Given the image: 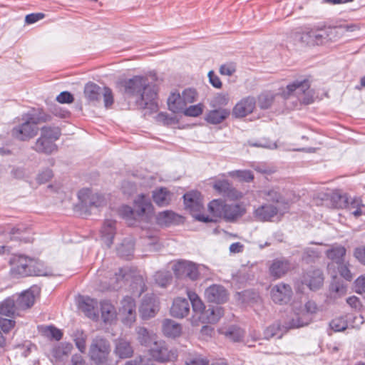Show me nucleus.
Returning a JSON list of instances; mask_svg holds the SVG:
<instances>
[{"mask_svg":"<svg viewBox=\"0 0 365 365\" xmlns=\"http://www.w3.org/2000/svg\"><path fill=\"white\" fill-rule=\"evenodd\" d=\"M122 83L125 94L137 97L135 103L138 108L151 110L157 108V92L155 86L150 85L147 78L135 76Z\"/></svg>","mask_w":365,"mask_h":365,"instance_id":"nucleus-1","label":"nucleus"},{"mask_svg":"<svg viewBox=\"0 0 365 365\" xmlns=\"http://www.w3.org/2000/svg\"><path fill=\"white\" fill-rule=\"evenodd\" d=\"M281 96L287 101V106L295 108L299 104L309 105L314 101L313 91L308 80L294 81L282 91Z\"/></svg>","mask_w":365,"mask_h":365,"instance_id":"nucleus-2","label":"nucleus"},{"mask_svg":"<svg viewBox=\"0 0 365 365\" xmlns=\"http://www.w3.org/2000/svg\"><path fill=\"white\" fill-rule=\"evenodd\" d=\"M153 212V205L148 197L141 195L135 200L134 209L128 205H123L119 209V215L130 226L143 219L147 220Z\"/></svg>","mask_w":365,"mask_h":365,"instance_id":"nucleus-3","label":"nucleus"},{"mask_svg":"<svg viewBox=\"0 0 365 365\" xmlns=\"http://www.w3.org/2000/svg\"><path fill=\"white\" fill-rule=\"evenodd\" d=\"M208 209L213 216L223 218L226 222H230L240 218L246 212L243 205L226 204L222 200H212L208 205Z\"/></svg>","mask_w":365,"mask_h":365,"instance_id":"nucleus-4","label":"nucleus"},{"mask_svg":"<svg viewBox=\"0 0 365 365\" xmlns=\"http://www.w3.org/2000/svg\"><path fill=\"white\" fill-rule=\"evenodd\" d=\"M110 342L103 336L93 338L89 345L88 357L92 365H112Z\"/></svg>","mask_w":365,"mask_h":365,"instance_id":"nucleus-5","label":"nucleus"},{"mask_svg":"<svg viewBox=\"0 0 365 365\" xmlns=\"http://www.w3.org/2000/svg\"><path fill=\"white\" fill-rule=\"evenodd\" d=\"M60 135L61 131L58 128L44 126L41 129L40 137L36 140L32 149L39 153L52 154L58 150L55 142Z\"/></svg>","mask_w":365,"mask_h":365,"instance_id":"nucleus-6","label":"nucleus"},{"mask_svg":"<svg viewBox=\"0 0 365 365\" xmlns=\"http://www.w3.org/2000/svg\"><path fill=\"white\" fill-rule=\"evenodd\" d=\"M22 119L24 122L14 127L11 133L14 138L26 141L36 135L38 133L36 125L40 119L36 118L33 113L24 115Z\"/></svg>","mask_w":365,"mask_h":365,"instance_id":"nucleus-7","label":"nucleus"},{"mask_svg":"<svg viewBox=\"0 0 365 365\" xmlns=\"http://www.w3.org/2000/svg\"><path fill=\"white\" fill-rule=\"evenodd\" d=\"M317 304L313 301H308L304 306H294V316L289 322L286 328H299L307 325L311 319L312 314L317 311Z\"/></svg>","mask_w":365,"mask_h":365,"instance_id":"nucleus-8","label":"nucleus"},{"mask_svg":"<svg viewBox=\"0 0 365 365\" xmlns=\"http://www.w3.org/2000/svg\"><path fill=\"white\" fill-rule=\"evenodd\" d=\"M33 261L31 259H27L26 258H21L19 264L17 265L16 270L18 274L21 276H28V275H37V276H47V277H54L56 276L57 274L54 272V271L49 267H38L36 269H32ZM40 266V264H38Z\"/></svg>","mask_w":365,"mask_h":365,"instance_id":"nucleus-9","label":"nucleus"},{"mask_svg":"<svg viewBox=\"0 0 365 365\" xmlns=\"http://www.w3.org/2000/svg\"><path fill=\"white\" fill-rule=\"evenodd\" d=\"M122 316V322L126 326L130 327L136 319V304L131 297L126 296L120 302L119 309Z\"/></svg>","mask_w":365,"mask_h":365,"instance_id":"nucleus-10","label":"nucleus"},{"mask_svg":"<svg viewBox=\"0 0 365 365\" xmlns=\"http://www.w3.org/2000/svg\"><path fill=\"white\" fill-rule=\"evenodd\" d=\"M173 270L175 276L178 278L186 277L192 280H195L199 276V272L196 264L190 261H178L173 264Z\"/></svg>","mask_w":365,"mask_h":365,"instance_id":"nucleus-11","label":"nucleus"},{"mask_svg":"<svg viewBox=\"0 0 365 365\" xmlns=\"http://www.w3.org/2000/svg\"><path fill=\"white\" fill-rule=\"evenodd\" d=\"M150 356L158 361L164 362L175 359V352L170 350L163 341H155L150 349Z\"/></svg>","mask_w":365,"mask_h":365,"instance_id":"nucleus-12","label":"nucleus"},{"mask_svg":"<svg viewBox=\"0 0 365 365\" xmlns=\"http://www.w3.org/2000/svg\"><path fill=\"white\" fill-rule=\"evenodd\" d=\"M78 197L83 205L86 207H100L106 203V200L102 195L93 193L88 188L81 190L78 192Z\"/></svg>","mask_w":365,"mask_h":365,"instance_id":"nucleus-13","label":"nucleus"},{"mask_svg":"<svg viewBox=\"0 0 365 365\" xmlns=\"http://www.w3.org/2000/svg\"><path fill=\"white\" fill-rule=\"evenodd\" d=\"M206 299L213 303L223 304L228 299V293L225 288L220 284H212L205 291Z\"/></svg>","mask_w":365,"mask_h":365,"instance_id":"nucleus-14","label":"nucleus"},{"mask_svg":"<svg viewBox=\"0 0 365 365\" xmlns=\"http://www.w3.org/2000/svg\"><path fill=\"white\" fill-rule=\"evenodd\" d=\"M256 106V100L252 96L242 98L233 108L232 115L236 118H243L252 113Z\"/></svg>","mask_w":365,"mask_h":365,"instance_id":"nucleus-15","label":"nucleus"},{"mask_svg":"<svg viewBox=\"0 0 365 365\" xmlns=\"http://www.w3.org/2000/svg\"><path fill=\"white\" fill-rule=\"evenodd\" d=\"M292 290L289 284L279 283L274 286L271 290V297L275 303L284 304L289 301Z\"/></svg>","mask_w":365,"mask_h":365,"instance_id":"nucleus-16","label":"nucleus"},{"mask_svg":"<svg viewBox=\"0 0 365 365\" xmlns=\"http://www.w3.org/2000/svg\"><path fill=\"white\" fill-rule=\"evenodd\" d=\"M158 311V302L154 295H145L141 302L139 312L143 319L155 316Z\"/></svg>","mask_w":365,"mask_h":365,"instance_id":"nucleus-17","label":"nucleus"},{"mask_svg":"<svg viewBox=\"0 0 365 365\" xmlns=\"http://www.w3.org/2000/svg\"><path fill=\"white\" fill-rule=\"evenodd\" d=\"M340 198L343 200L347 210L354 217L357 218L361 215H365V205L362 203L361 198L354 197L349 199L346 195L340 196Z\"/></svg>","mask_w":365,"mask_h":365,"instance_id":"nucleus-18","label":"nucleus"},{"mask_svg":"<svg viewBox=\"0 0 365 365\" xmlns=\"http://www.w3.org/2000/svg\"><path fill=\"white\" fill-rule=\"evenodd\" d=\"M323 274L319 269L308 271L302 277V283L312 290L319 289L323 284Z\"/></svg>","mask_w":365,"mask_h":365,"instance_id":"nucleus-19","label":"nucleus"},{"mask_svg":"<svg viewBox=\"0 0 365 365\" xmlns=\"http://www.w3.org/2000/svg\"><path fill=\"white\" fill-rule=\"evenodd\" d=\"M279 212L276 205L264 204L254 210V217L259 221H270Z\"/></svg>","mask_w":365,"mask_h":365,"instance_id":"nucleus-20","label":"nucleus"},{"mask_svg":"<svg viewBox=\"0 0 365 365\" xmlns=\"http://www.w3.org/2000/svg\"><path fill=\"white\" fill-rule=\"evenodd\" d=\"M78 307L88 317L92 319H98V302L96 299L88 297H83L79 301Z\"/></svg>","mask_w":365,"mask_h":365,"instance_id":"nucleus-21","label":"nucleus"},{"mask_svg":"<svg viewBox=\"0 0 365 365\" xmlns=\"http://www.w3.org/2000/svg\"><path fill=\"white\" fill-rule=\"evenodd\" d=\"M184 202L186 208H187L192 215L200 212L202 208V204L200 200V193L198 192H190L185 193L183 196Z\"/></svg>","mask_w":365,"mask_h":365,"instance_id":"nucleus-22","label":"nucleus"},{"mask_svg":"<svg viewBox=\"0 0 365 365\" xmlns=\"http://www.w3.org/2000/svg\"><path fill=\"white\" fill-rule=\"evenodd\" d=\"M190 312V304L187 299L182 297H178L174 299L170 309V314L176 318H183L186 317Z\"/></svg>","mask_w":365,"mask_h":365,"instance_id":"nucleus-23","label":"nucleus"},{"mask_svg":"<svg viewBox=\"0 0 365 365\" xmlns=\"http://www.w3.org/2000/svg\"><path fill=\"white\" fill-rule=\"evenodd\" d=\"M291 268L289 262L284 259H276L269 266V274L274 279L281 278Z\"/></svg>","mask_w":365,"mask_h":365,"instance_id":"nucleus-24","label":"nucleus"},{"mask_svg":"<svg viewBox=\"0 0 365 365\" xmlns=\"http://www.w3.org/2000/svg\"><path fill=\"white\" fill-rule=\"evenodd\" d=\"M101 238L105 245L110 247L113 243L115 235V221L106 220L101 230Z\"/></svg>","mask_w":365,"mask_h":365,"instance_id":"nucleus-25","label":"nucleus"},{"mask_svg":"<svg viewBox=\"0 0 365 365\" xmlns=\"http://www.w3.org/2000/svg\"><path fill=\"white\" fill-rule=\"evenodd\" d=\"M230 114V111L226 108H215L209 111L205 120L212 125H217L225 120Z\"/></svg>","mask_w":365,"mask_h":365,"instance_id":"nucleus-26","label":"nucleus"},{"mask_svg":"<svg viewBox=\"0 0 365 365\" xmlns=\"http://www.w3.org/2000/svg\"><path fill=\"white\" fill-rule=\"evenodd\" d=\"M115 354L120 359L129 358L133 356V349L128 341L120 338L115 341Z\"/></svg>","mask_w":365,"mask_h":365,"instance_id":"nucleus-27","label":"nucleus"},{"mask_svg":"<svg viewBox=\"0 0 365 365\" xmlns=\"http://www.w3.org/2000/svg\"><path fill=\"white\" fill-rule=\"evenodd\" d=\"M223 314L221 307H209L198 317V321L202 323H215Z\"/></svg>","mask_w":365,"mask_h":365,"instance_id":"nucleus-28","label":"nucleus"},{"mask_svg":"<svg viewBox=\"0 0 365 365\" xmlns=\"http://www.w3.org/2000/svg\"><path fill=\"white\" fill-rule=\"evenodd\" d=\"M181 331V325L178 322L169 319H165L163 321V332L165 336L175 338L180 335Z\"/></svg>","mask_w":365,"mask_h":365,"instance_id":"nucleus-29","label":"nucleus"},{"mask_svg":"<svg viewBox=\"0 0 365 365\" xmlns=\"http://www.w3.org/2000/svg\"><path fill=\"white\" fill-rule=\"evenodd\" d=\"M259 196L263 200L273 203L281 204L284 202L278 187L264 189L260 191Z\"/></svg>","mask_w":365,"mask_h":365,"instance_id":"nucleus-30","label":"nucleus"},{"mask_svg":"<svg viewBox=\"0 0 365 365\" xmlns=\"http://www.w3.org/2000/svg\"><path fill=\"white\" fill-rule=\"evenodd\" d=\"M168 105L169 110L175 113H182L185 108V104L180 93H172L168 98Z\"/></svg>","mask_w":365,"mask_h":365,"instance_id":"nucleus-31","label":"nucleus"},{"mask_svg":"<svg viewBox=\"0 0 365 365\" xmlns=\"http://www.w3.org/2000/svg\"><path fill=\"white\" fill-rule=\"evenodd\" d=\"M134 252V242L131 238L125 239L117 247L118 255L126 259H130Z\"/></svg>","mask_w":365,"mask_h":365,"instance_id":"nucleus-32","label":"nucleus"},{"mask_svg":"<svg viewBox=\"0 0 365 365\" xmlns=\"http://www.w3.org/2000/svg\"><path fill=\"white\" fill-rule=\"evenodd\" d=\"M101 317L104 322H111L116 317L115 307L108 300L101 302Z\"/></svg>","mask_w":365,"mask_h":365,"instance_id":"nucleus-33","label":"nucleus"},{"mask_svg":"<svg viewBox=\"0 0 365 365\" xmlns=\"http://www.w3.org/2000/svg\"><path fill=\"white\" fill-rule=\"evenodd\" d=\"M153 199L158 206H166L171 200V194L166 188L160 187L153 192Z\"/></svg>","mask_w":365,"mask_h":365,"instance_id":"nucleus-34","label":"nucleus"},{"mask_svg":"<svg viewBox=\"0 0 365 365\" xmlns=\"http://www.w3.org/2000/svg\"><path fill=\"white\" fill-rule=\"evenodd\" d=\"M15 302L19 309L30 308L34 303V295L31 291H26L18 297Z\"/></svg>","mask_w":365,"mask_h":365,"instance_id":"nucleus-35","label":"nucleus"},{"mask_svg":"<svg viewBox=\"0 0 365 365\" xmlns=\"http://www.w3.org/2000/svg\"><path fill=\"white\" fill-rule=\"evenodd\" d=\"M138 334V340L141 345L148 346L156 341V335L153 332H149L144 327H138L136 329Z\"/></svg>","mask_w":365,"mask_h":365,"instance_id":"nucleus-36","label":"nucleus"},{"mask_svg":"<svg viewBox=\"0 0 365 365\" xmlns=\"http://www.w3.org/2000/svg\"><path fill=\"white\" fill-rule=\"evenodd\" d=\"M307 38V43L309 44H321L326 38V32L323 31H315L311 29L310 31L304 34L302 38Z\"/></svg>","mask_w":365,"mask_h":365,"instance_id":"nucleus-37","label":"nucleus"},{"mask_svg":"<svg viewBox=\"0 0 365 365\" xmlns=\"http://www.w3.org/2000/svg\"><path fill=\"white\" fill-rule=\"evenodd\" d=\"M101 88L94 83H88L84 88V94L89 101H98L101 95Z\"/></svg>","mask_w":365,"mask_h":365,"instance_id":"nucleus-38","label":"nucleus"},{"mask_svg":"<svg viewBox=\"0 0 365 365\" xmlns=\"http://www.w3.org/2000/svg\"><path fill=\"white\" fill-rule=\"evenodd\" d=\"M187 296L189 300L190 301L192 307L193 312L195 315H197V317L201 315L205 309V304L200 299L198 295L192 291L187 292Z\"/></svg>","mask_w":365,"mask_h":365,"instance_id":"nucleus-39","label":"nucleus"},{"mask_svg":"<svg viewBox=\"0 0 365 365\" xmlns=\"http://www.w3.org/2000/svg\"><path fill=\"white\" fill-rule=\"evenodd\" d=\"M327 257L336 264L343 262L346 255V249L342 246L333 247L326 252Z\"/></svg>","mask_w":365,"mask_h":365,"instance_id":"nucleus-40","label":"nucleus"},{"mask_svg":"<svg viewBox=\"0 0 365 365\" xmlns=\"http://www.w3.org/2000/svg\"><path fill=\"white\" fill-rule=\"evenodd\" d=\"M15 301L11 298H7L0 303V314L6 317H14L16 309Z\"/></svg>","mask_w":365,"mask_h":365,"instance_id":"nucleus-41","label":"nucleus"},{"mask_svg":"<svg viewBox=\"0 0 365 365\" xmlns=\"http://www.w3.org/2000/svg\"><path fill=\"white\" fill-rule=\"evenodd\" d=\"M177 215L170 210L160 212L156 217L157 223L161 226H169L175 220Z\"/></svg>","mask_w":365,"mask_h":365,"instance_id":"nucleus-42","label":"nucleus"},{"mask_svg":"<svg viewBox=\"0 0 365 365\" xmlns=\"http://www.w3.org/2000/svg\"><path fill=\"white\" fill-rule=\"evenodd\" d=\"M86 334L82 330H76L73 334V341L76 346L82 354L86 350Z\"/></svg>","mask_w":365,"mask_h":365,"instance_id":"nucleus-43","label":"nucleus"},{"mask_svg":"<svg viewBox=\"0 0 365 365\" xmlns=\"http://www.w3.org/2000/svg\"><path fill=\"white\" fill-rule=\"evenodd\" d=\"M228 102L229 97L227 94L218 93L212 99L210 106L214 108H222V107L226 106Z\"/></svg>","mask_w":365,"mask_h":365,"instance_id":"nucleus-44","label":"nucleus"},{"mask_svg":"<svg viewBox=\"0 0 365 365\" xmlns=\"http://www.w3.org/2000/svg\"><path fill=\"white\" fill-rule=\"evenodd\" d=\"M155 282L160 287H166L170 279V274L166 271H158L154 275Z\"/></svg>","mask_w":365,"mask_h":365,"instance_id":"nucleus-45","label":"nucleus"},{"mask_svg":"<svg viewBox=\"0 0 365 365\" xmlns=\"http://www.w3.org/2000/svg\"><path fill=\"white\" fill-rule=\"evenodd\" d=\"M329 326L334 331H341L348 327V324L344 317H338L332 319Z\"/></svg>","mask_w":365,"mask_h":365,"instance_id":"nucleus-46","label":"nucleus"},{"mask_svg":"<svg viewBox=\"0 0 365 365\" xmlns=\"http://www.w3.org/2000/svg\"><path fill=\"white\" fill-rule=\"evenodd\" d=\"M259 106L262 109L269 108L274 101V96L271 93H262L259 96Z\"/></svg>","mask_w":365,"mask_h":365,"instance_id":"nucleus-47","label":"nucleus"},{"mask_svg":"<svg viewBox=\"0 0 365 365\" xmlns=\"http://www.w3.org/2000/svg\"><path fill=\"white\" fill-rule=\"evenodd\" d=\"M182 113L186 116L197 117L202 113V105L198 103L189 107L186 106L185 108L182 110Z\"/></svg>","mask_w":365,"mask_h":365,"instance_id":"nucleus-48","label":"nucleus"},{"mask_svg":"<svg viewBox=\"0 0 365 365\" xmlns=\"http://www.w3.org/2000/svg\"><path fill=\"white\" fill-rule=\"evenodd\" d=\"M214 188L220 194L227 195L231 190L230 184L228 180H217L213 185Z\"/></svg>","mask_w":365,"mask_h":365,"instance_id":"nucleus-49","label":"nucleus"},{"mask_svg":"<svg viewBox=\"0 0 365 365\" xmlns=\"http://www.w3.org/2000/svg\"><path fill=\"white\" fill-rule=\"evenodd\" d=\"M181 96L186 107L187 104L192 103L195 101L197 93L195 89L187 88L182 91Z\"/></svg>","mask_w":365,"mask_h":365,"instance_id":"nucleus-50","label":"nucleus"},{"mask_svg":"<svg viewBox=\"0 0 365 365\" xmlns=\"http://www.w3.org/2000/svg\"><path fill=\"white\" fill-rule=\"evenodd\" d=\"M338 270L340 275L348 281L352 279V274L349 269V263L345 262L344 260L341 263L337 264Z\"/></svg>","mask_w":365,"mask_h":365,"instance_id":"nucleus-51","label":"nucleus"},{"mask_svg":"<svg viewBox=\"0 0 365 365\" xmlns=\"http://www.w3.org/2000/svg\"><path fill=\"white\" fill-rule=\"evenodd\" d=\"M53 176V171L48 168L39 172L36 176V182L38 184H44L48 182Z\"/></svg>","mask_w":365,"mask_h":365,"instance_id":"nucleus-52","label":"nucleus"},{"mask_svg":"<svg viewBox=\"0 0 365 365\" xmlns=\"http://www.w3.org/2000/svg\"><path fill=\"white\" fill-rule=\"evenodd\" d=\"M44 334L47 336L54 339L56 341H59L63 336L61 330L53 326L46 327L44 329Z\"/></svg>","mask_w":365,"mask_h":365,"instance_id":"nucleus-53","label":"nucleus"},{"mask_svg":"<svg viewBox=\"0 0 365 365\" xmlns=\"http://www.w3.org/2000/svg\"><path fill=\"white\" fill-rule=\"evenodd\" d=\"M15 324L14 320L0 317V331L1 330L4 333H9L14 327Z\"/></svg>","mask_w":365,"mask_h":365,"instance_id":"nucleus-54","label":"nucleus"},{"mask_svg":"<svg viewBox=\"0 0 365 365\" xmlns=\"http://www.w3.org/2000/svg\"><path fill=\"white\" fill-rule=\"evenodd\" d=\"M330 290L331 292L336 294L339 297H341L346 294V286L339 282H335L331 283L330 286Z\"/></svg>","mask_w":365,"mask_h":365,"instance_id":"nucleus-55","label":"nucleus"},{"mask_svg":"<svg viewBox=\"0 0 365 365\" xmlns=\"http://www.w3.org/2000/svg\"><path fill=\"white\" fill-rule=\"evenodd\" d=\"M103 101L106 108L110 107L113 103V96L112 91L108 87L103 88Z\"/></svg>","mask_w":365,"mask_h":365,"instance_id":"nucleus-56","label":"nucleus"},{"mask_svg":"<svg viewBox=\"0 0 365 365\" xmlns=\"http://www.w3.org/2000/svg\"><path fill=\"white\" fill-rule=\"evenodd\" d=\"M236 71L235 66L233 63H226L223 64L220 68V73L222 75L230 76H232Z\"/></svg>","mask_w":365,"mask_h":365,"instance_id":"nucleus-57","label":"nucleus"},{"mask_svg":"<svg viewBox=\"0 0 365 365\" xmlns=\"http://www.w3.org/2000/svg\"><path fill=\"white\" fill-rule=\"evenodd\" d=\"M56 101L60 103H70L73 101V97L71 93L63 91L56 97Z\"/></svg>","mask_w":365,"mask_h":365,"instance_id":"nucleus-58","label":"nucleus"},{"mask_svg":"<svg viewBox=\"0 0 365 365\" xmlns=\"http://www.w3.org/2000/svg\"><path fill=\"white\" fill-rule=\"evenodd\" d=\"M355 290L357 293L365 292V276L359 277L354 282Z\"/></svg>","mask_w":365,"mask_h":365,"instance_id":"nucleus-59","label":"nucleus"},{"mask_svg":"<svg viewBox=\"0 0 365 365\" xmlns=\"http://www.w3.org/2000/svg\"><path fill=\"white\" fill-rule=\"evenodd\" d=\"M44 14L42 13L30 14L26 16L25 21L28 24H31L43 19Z\"/></svg>","mask_w":365,"mask_h":365,"instance_id":"nucleus-60","label":"nucleus"},{"mask_svg":"<svg viewBox=\"0 0 365 365\" xmlns=\"http://www.w3.org/2000/svg\"><path fill=\"white\" fill-rule=\"evenodd\" d=\"M208 77L210 83L212 86L216 88H220L222 86V83L219 77L214 73V71H210L208 73Z\"/></svg>","mask_w":365,"mask_h":365,"instance_id":"nucleus-61","label":"nucleus"},{"mask_svg":"<svg viewBox=\"0 0 365 365\" xmlns=\"http://www.w3.org/2000/svg\"><path fill=\"white\" fill-rule=\"evenodd\" d=\"M320 256V252L317 249L308 247L304 250V257L314 260L316 258H319Z\"/></svg>","mask_w":365,"mask_h":365,"instance_id":"nucleus-62","label":"nucleus"},{"mask_svg":"<svg viewBox=\"0 0 365 365\" xmlns=\"http://www.w3.org/2000/svg\"><path fill=\"white\" fill-rule=\"evenodd\" d=\"M125 365H153L144 357L138 356L134 359L128 361Z\"/></svg>","mask_w":365,"mask_h":365,"instance_id":"nucleus-63","label":"nucleus"},{"mask_svg":"<svg viewBox=\"0 0 365 365\" xmlns=\"http://www.w3.org/2000/svg\"><path fill=\"white\" fill-rule=\"evenodd\" d=\"M355 257L362 264H365V247H359L354 250Z\"/></svg>","mask_w":365,"mask_h":365,"instance_id":"nucleus-64","label":"nucleus"}]
</instances>
